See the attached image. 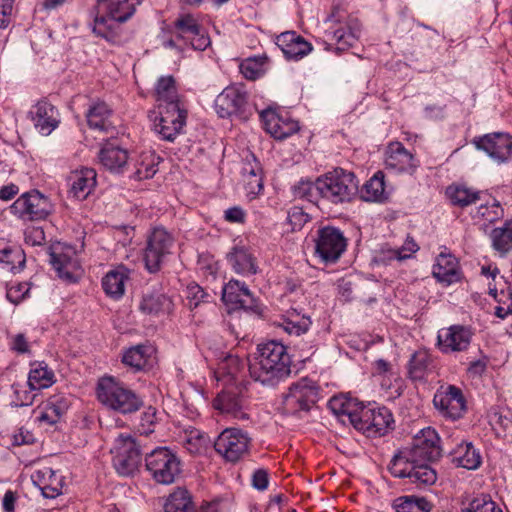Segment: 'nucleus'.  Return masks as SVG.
<instances>
[{"label":"nucleus","mask_w":512,"mask_h":512,"mask_svg":"<svg viewBox=\"0 0 512 512\" xmlns=\"http://www.w3.org/2000/svg\"><path fill=\"white\" fill-rule=\"evenodd\" d=\"M442 448L435 429L426 427L403 447L390 461L389 471L394 477L408 478L419 488L431 486L437 481L436 470L428 463L440 458Z\"/></svg>","instance_id":"1"},{"label":"nucleus","mask_w":512,"mask_h":512,"mask_svg":"<svg viewBox=\"0 0 512 512\" xmlns=\"http://www.w3.org/2000/svg\"><path fill=\"white\" fill-rule=\"evenodd\" d=\"M248 371L255 381L273 386L291 372V358L287 347L276 340L260 343L253 359L248 362Z\"/></svg>","instance_id":"2"},{"label":"nucleus","mask_w":512,"mask_h":512,"mask_svg":"<svg viewBox=\"0 0 512 512\" xmlns=\"http://www.w3.org/2000/svg\"><path fill=\"white\" fill-rule=\"evenodd\" d=\"M142 0H100L96 6L93 32L110 43H118L121 24L135 12Z\"/></svg>","instance_id":"3"},{"label":"nucleus","mask_w":512,"mask_h":512,"mask_svg":"<svg viewBox=\"0 0 512 512\" xmlns=\"http://www.w3.org/2000/svg\"><path fill=\"white\" fill-rule=\"evenodd\" d=\"M96 392L101 404L121 414L134 413L143 405L142 399L134 391L113 377L101 378Z\"/></svg>","instance_id":"4"},{"label":"nucleus","mask_w":512,"mask_h":512,"mask_svg":"<svg viewBox=\"0 0 512 512\" xmlns=\"http://www.w3.org/2000/svg\"><path fill=\"white\" fill-rule=\"evenodd\" d=\"M320 197L332 204L351 201L358 192V180L354 173L342 168L320 176Z\"/></svg>","instance_id":"5"},{"label":"nucleus","mask_w":512,"mask_h":512,"mask_svg":"<svg viewBox=\"0 0 512 512\" xmlns=\"http://www.w3.org/2000/svg\"><path fill=\"white\" fill-rule=\"evenodd\" d=\"M327 21L331 23L325 32L327 39L331 41L326 47L327 50L346 51L358 42L361 24L356 17L344 15L340 10H335Z\"/></svg>","instance_id":"6"},{"label":"nucleus","mask_w":512,"mask_h":512,"mask_svg":"<svg viewBox=\"0 0 512 512\" xmlns=\"http://www.w3.org/2000/svg\"><path fill=\"white\" fill-rule=\"evenodd\" d=\"M145 465L151 477L159 484H172L181 473L178 456L166 447H158L147 453Z\"/></svg>","instance_id":"7"},{"label":"nucleus","mask_w":512,"mask_h":512,"mask_svg":"<svg viewBox=\"0 0 512 512\" xmlns=\"http://www.w3.org/2000/svg\"><path fill=\"white\" fill-rule=\"evenodd\" d=\"M113 466L122 476H131L141 463L140 444L129 434H119L111 448Z\"/></svg>","instance_id":"8"},{"label":"nucleus","mask_w":512,"mask_h":512,"mask_svg":"<svg viewBox=\"0 0 512 512\" xmlns=\"http://www.w3.org/2000/svg\"><path fill=\"white\" fill-rule=\"evenodd\" d=\"M175 239L163 227H155L147 237L144 251L145 267L151 273L157 272L169 255L173 253Z\"/></svg>","instance_id":"9"},{"label":"nucleus","mask_w":512,"mask_h":512,"mask_svg":"<svg viewBox=\"0 0 512 512\" xmlns=\"http://www.w3.org/2000/svg\"><path fill=\"white\" fill-rule=\"evenodd\" d=\"M250 445L248 433L238 428L224 429L214 441L215 451L231 463L244 458L249 453Z\"/></svg>","instance_id":"10"},{"label":"nucleus","mask_w":512,"mask_h":512,"mask_svg":"<svg viewBox=\"0 0 512 512\" xmlns=\"http://www.w3.org/2000/svg\"><path fill=\"white\" fill-rule=\"evenodd\" d=\"M314 242L315 255L326 264L335 263L347 247V240L342 231L334 226L319 228Z\"/></svg>","instance_id":"11"},{"label":"nucleus","mask_w":512,"mask_h":512,"mask_svg":"<svg viewBox=\"0 0 512 512\" xmlns=\"http://www.w3.org/2000/svg\"><path fill=\"white\" fill-rule=\"evenodd\" d=\"M393 423V415L388 408L369 404L364 405L360 411L355 429L363 431L369 437H380L392 429Z\"/></svg>","instance_id":"12"},{"label":"nucleus","mask_w":512,"mask_h":512,"mask_svg":"<svg viewBox=\"0 0 512 512\" xmlns=\"http://www.w3.org/2000/svg\"><path fill=\"white\" fill-rule=\"evenodd\" d=\"M15 216L25 221L45 219L52 211L49 199L39 191L22 194L10 207Z\"/></svg>","instance_id":"13"},{"label":"nucleus","mask_w":512,"mask_h":512,"mask_svg":"<svg viewBox=\"0 0 512 512\" xmlns=\"http://www.w3.org/2000/svg\"><path fill=\"white\" fill-rule=\"evenodd\" d=\"M318 400V388L312 380L302 378L291 384L284 396L283 406L287 413L308 411Z\"/></svg>","instance_id":"14"},{"label":"nucleus","mask_w":512,"mask_h":512,"mask_svg":"<svg viewBox=\"0 0 512 512\" xmlns=\"http://www.w3.org/2000/svg\"><path fill=\"white\" fill-rule=\"evenodd\" d=\"M215 110L221 118L233 115L248 118L251 109L247 93L238 86L226 87L215 99Z\"/></svg>","instance_id":"15"},{"label":"nucleus","mask_w":512,"mask_h":512,"mask_svg":"<svg viewBox=\"0 0 512 512\" xmlns=\"http://www.w3.org/2000/svg\"><path fill=\"white\" fill-rule=\"evenodd\" d=\"M159 117L154 122V131L163 140L173 141L182 131L187 117L184 106L158 108Z\"/></svg>","instance_id":"16"},{"label":"nucleus","mask_w":512,"mask_h":512,"mask_svg":"<svg viewBox=\"0 0 512 512\" xmlns=\"http://www.w3.org/2000/svg\"><path fill=\"white\" fill-rule=\"evenodd\" d=\"M478 150L484 151L498 164L509 161L512 157V136L507 133H490L473 140Z\"/></svg>","instance_id":"17"},{"label":"nucleus","mask_w":512,"mask_h":512,"mask_svg":"<svg viewBox=\"0 0 512 512\" xmlns=\"http://www.w3.org/2000/svg\"><path fill=\"white\" fill-rule=\"evenodd\" d=\"M433 403L443 417L453 421L461 418L466 410L462 391L453 385L437 391Z\"/></svg>","instance_id":"18"},{"label":"nucleus","mask_w":512,"mask_h":512,"mask_svg":"<svg viewBox=\"0 0 512 512\" xmlns=\"http://www.w3.org/2000/svg\"><path fill=\"white\" fill-rule=\"evenodd\" d=\"M260 119L266 132L275 139H285L299 129L297 121L285 111L267 108L260 112Z\"/></svg>","instance_id":"19"},{"label":"nucleus","mask_w":512,"mask_h":512,"mask_svg":"<svg viewBox=\"0 0 512 512\" xmlns=\"http://www.w3.org/2000/svg\"><path fill=\"white\" fill-rule=\"evenodd\" d=\"M213 407L221 414L236 419L248 420L247 401L235 389L224 390L213 401Z\"/></svg>","instance_id":"20"},{"label":"nucleus","mask_w":512,"mask_h":512,"mask_svg":"<svg viewBox=\"0 0 512 512\" xmlns=\"http://www.w3.org/2000/svg\"><path fill=\"white\" fill-rule=\"evenodd\" d=\"M34 128L43 136L50 135L60 124L58 109L51 103L41 100L29 111Z\"/></svg>","instance_id":"21"},{"label":"nucleus","mask_w":512,"mask_h":512,"mask_svg":"<svg viewBox=\"0 0 512 512\" xmlns=\"http://www.w3.org/2000/svg\"><path fill=\"white\" fill-rule=\"evenodd\" d=\"M437 339L442 352H461L469 347L472 331L462 325H452L439 330Z\"/></svg>","instance_id":"22"},{"label":"nucleus","mask_w":512,"mask_h":512,"mask_svg":"<svg viewBox=\"0 0 512 512\" xmlns=\"http://www.w3.org/2000/svg\"><path fill=\"white\" fill-rule=\"evenodd\" d=\"M385 165L394 172L412 174L418 166V161L402 143L393 142L387 147Z\"/></svg>","instance_id":"23"},{"label":"nucleus","mask_w":512,"mask_h":512,"mask_svg":"<svg viewBox=\"0 0 512 512\" xmlns=\"http://www.w3.org/2000/svg\"><path fill=\"white\" fill-rule=\"evenodd\" d=\"M223 301L234 308L256 311V300L244 282L230 280L223 288Z\"/></svg>","instance_id":"24"},{"label":"nucleus","mask_w":512,"mask_h":512,"mask_svg":"<svg viewBox=\"0 0 512 512\" xmlns=\"http://www.w3.org/2000/svg\"><path fill=\"white\" fill-rule=\"evenodd\" d=\"M50 263L60 278L74 281V273L79 268V263L72 247H54L50 253Z\"/></svg>","instance_id":"25"},{"label":"nucleus","mask_w":512,"mask_h":512,"mask_svg":"<svg viewBox=\"0 0 512 512\" xmlns=\"http://www.w3.org/2000/svg\"><path fill=\"white\" fill-rule=\"evenodd\" d=\"M363 404L357 399L347 395H338L332 397L328 402V407L332 413L338 417L343 424H351L356 427L357 418H359L360 411Z\"/></svg>","instance_id":"26"},{"label":"nucleus","mask_w":512,"mask_h":512,"mask_svg":"<svg viewBox=\"0 0 512 512\" xmlns=\"http://www.w3.org/2000/svg\"><path fill=\"white\" fill-rule=\"evenodd\" d=\"M275 43L289 60L302 59L312 50V45L294 31L281 33Z\"/></svg>","instance_id":"27"},{"label":"nucleus","mask_w":512,"mask_h":512,"mask_svg":"<svg viewBox=\"0 0 512 512\" xmlns=\"http://www.w3.org/2000/svg\"><path fill=\"white\" fill-rule=\"evenodd\" d=\"M241 175L247 196L255 198L263 190V175L261 165L253 154L244 159Z\"/></svg>","instance_id":"28"},{"label":"nucleus","mask_w":512,"mask_h":512,"mask_svg":"<svg viewBox=\"0 0 512 512\" xmlns=\"http://www.w3.org/2000/svg\"><path fill=\"white\" fill-rule=\"evenodd\" d=\"M96 177V171L92 168L72 171L68 177L70 193L78 200L86 199L96 186Z\"/></svg>","instance_id":"29"},{"label":"nucleus","mask_w":512,"mask_h":512,"mask_svg":"<svg viewBox=\"0 0 512 512\" xmlns=\"http://www.w3.org/2000/svg\"><path fill=\"white\" fill-rule=\"evenodd\" d=\"M31 478L33 483L42 491L44 497L52 499L61 494L62 477L52 468L43 467L38 469L32 474Z\"/></svg>","instance_id":"30"},{"label":"nucleus","mask_w":512,"mask_h":512,"mask_svg":"<svg viewBox=\"0 0 512 512\" xmlns=\"http://www.w3.org/2000/svg\"><path fill=\"white\" fill-rule=\"evenodd\" d=\"M437 281L450 285L460 279L457 259L451 254L441 253L437 256L432 270Z\"/></svg>","instance_id":"31"},{"label":"nucleus","mask_w":512,"mask_h":512,"mask_svg":"<svg viewBox=\"0 0 512 512\" xmlns=\"http://www.w3.org/2000/svg\"><path fill=\"white\" fill-rule=\"evenodd\" d=\"M247 365L246 361L238 356L227 355L218 363L214 374L218 381H222L224 384H232L243 375Z\"/></svg>","instance_id":"32"},{"label":"nucleus","mask_w":512,"mask_h":512,"mask_svg":"<svg viewBox=\"0 0 512 512\" xmlns=\"http://www.w3.org/2000/svg\"><path fill=\"white\" fill-rule=\"evenodd\" d=\"M227 260L232 269L243 276L257 273V264L253 254L245 246H234L228 253Z\"/></svg>","instance_id":"33"},{"label":"nucleus","mask_w":512,"mask_h":512,"mask_svg":"<svg viewBox=\"0 0 512 512\" xmlns=\"http://www.w3.org/2000/svg\"><path fill=\"white\" fill-rule=\"evenodd\" d=\"M99 160L111 172L121 173L128 162V151L114 143H106L99 152Z\"/></svg>","instance_id":"34"},{"label":"nucleus","mask_w":512,"mask_h":512,"mask_svg":"<svg viewBox=\"0 0 512 512\" xmlns=\"http://www.w3.org/2000/svg\"><path fill=\"white\" fill-rule=\"evenodd\" d=\"M452 462L458 467L468 470L477 469L482 463V457L478 449L471 442L457 444L451 451Z\"/></svg>","instance_id":"35"},{"label":"nucleus","mask_w":512,"mask_h":512,"mask_svg":"<svg viewBox=\"0 0 512 512\" xmlns=\"http://www.w3.org/2000/svg\"><path fill=\"white\" fill-rule=\"evenodd\" d=\"M155 94L158 108L183 106L172 76H162L158 79Z\"/></svg>","instance_id":"36"},{"label":"nucleus","mask_w":512,"mask_h":512,"mask_svg":"<svg viewBox=\"0 0 512 512\" xmlns=\"http://www.w3.org/2000/svg\"><path fill=\"white\" fill-rule=\"evenodd\" d=\"M25 261V253L19 246L0 239V264L4 269L19 272L24 268Z\"/></svg>","instance_id":"37"},{"label":"nucleus","mask_w":512,"mask_h":512,"mask_svg":"<svg viewBox=\"0 0 512 512\" xmlns=\"http://www.w3.org/2000/svg\"><path fill=\"white\" fill-rule=\"evenodd\" d=\"M111 116V108L103 101L92 103L86 112L89 127L104 132L114 128L110 120Z\"/></svg>","instance_id":"38"},{"label":"nucleus","mask_w":512,"mask_h":512,"mask_svg":"<svg viewBox=\"0 0 512 512\" xmlns=\"http://www.w3.org/2000/svg\"><path fill=\"white\" fill-rule=\"evenodd\" d=\"M128 275L129 270L122 265L109 271L102 279V287L105 293L114 299L121 298L125 292Z\"/></svg>","instance_id":"39"},{"label":"nucleus","mask_w":512,"mask_h":512,"mask_svg":"<svg viewBox=\"0 0 512 512\" xmlns=\"http://www.w3.org/2000/svg\"><path fill=\"white\" fill-rule=\"evenodd\" d=\"M200 27L197 20L190 14L180 16L175 22L172 30V37L164 42L168 48L178 47L179 41H185L189 35L195 34Z\"/></svg>","instance_id":"40"},{"label":"nucleus","mask_w":512,"mask_h":512,"mask_svg":"<svg viewBox=\"0 0 512 512\" xmlns=\"http://www.w3.org/2000/svg\"><path fill=\"white\" fill-rule=\"evenodd\" d=\"M55 382V374L44 362L32 364L28 375V386L31 391L41 390L52 386Z\"/></svg>","instance_id":"41"},{"label":"nucleus","mask_w":512,"mask_h":512,"mask_svg":"<svg viewBox=\"0 0 512 512\" xmlns=\"http://www.w3.org/2000/svg\"><path fill=\"white\" fill-rule=\"evenodd\" d=\"M69 400L61 394L51 396L45 403L38 419L48 424L56 423L69 408Z\"/></svg>","instance_id":"42"},{"label":"nucleus","mask_w":512,"mask_h":512,"mask_svg":"<svg viewBox=\"0 0 512 512\" xmlns=\"http://www.w3.org/2000/svg\"><path fill=\"white\" fill-rule=\"evenodd\" d=\"M140 309L150 315L168 313L172 309V301L163 293L145 294L140 303Z\"/></svg>","instance_id":"43"},{"label":"nucleus","mask_w":512,"mask_h":512,"mask_svg":"<svg viewBox=\"0 0 512 512\" xmlns=\"http://www.w3.org/2000/svg\"><path fill=\"white\" fill-rule=\"evenodd\" d=\"M361 197L367 202H382L385 198V182L382 172L375 173L361 190Z\"/></svg>","instance_id":"44"},{"label":"nucleus","mask_w":512,"mask_h":512,"mask_svg":"<svg viewBox=\"0 0 512 512\" xmlns=\"http://www.w3.org/2000/svg\"><path fill=\"white\" fill-rule=\"evenodd\" d=\"M433 362L426 351L415 352L409 362V375L413 380H423L432 371Z\"/></svg>","instance_id":"45"},{"label":"nucleus","mask_w":512,"mask_h":512,"mask_svg":"<svg viewBox=\"0 0 512 512\" xmlns=\"http://www.w3.org/2000/svg\"><path fill=\"white\" fill-rule=\"evenodd\" d=\"M165 512H193L191 496L185 489L178 488L171 493L164 505Z\"/></svg>","instance_id":"46"},{"label":"nucleus","mask_w":512,"mask_h":512,"mask_svg":"<svg viewBox=\"0 0 512 512\" xmlns=\"http://www.w3.org/2000/svg\"><path fill=\"white\" fill-rule=\"evenodd\" d=\"M393 508L396 512H430L429 502L422 497L402 496L395 499Z\"/></svg>","instance_id":"47"},{"label":"nucleus","mask_w":512,"mask_h":512,"mask_svg":"<svg viewBox=\"0 0 512 512\" xmlns=\"http://www.w3.org/2000/svg\"><path fill=\"white\" fill-rule=\"evenodd\" d=\"M446 194L453 205L460 207L475 203L479 200L480 195L478 191H474L465 186H450L447 188Z\"/></svg>","instance_id":"48"},{"label":"nucleus","mask_w":512,"mask_h":512,"mask_svg":"<svg viewBox=\"0 0 512 512\" xmlns=\"http://www.w3.org/2000/svg\"><path fill=\"white\" fill-rule=\"evenodd\" d=\"M492 245L495 250L507 253L512 249V221L506 222L491 232Z\"/></svg>","instance_id":"49"},{"label":"nucleus","mask_w":512,"mask_h":512,"mask_svg":"<svg viewBox=\"0 0 512 512\" xmlns=\"http://www.w3.org/2000/svg\"><path fill=\"white\" fill-rule=\"evenodd\" d=\"M311 321L308 317L300 316L298 313H291L283 318L279 326L290 335H301L309 329Z\"/></svg>","instance_id":"50"},{"label":"nucleus","mask_w":512,"mask_h":512,"mask_svg":"<svg viewBox=\"0 0 512 512\" xmlns=\"http://www.w3.org/2000/svg\"><path fill=\"white\" fill-rule=\"evenodd\" d=\"M320 177L314 182L308 179H301L293 187V195L296 198L305 199L310 202H315L320 197Z\"/></svg>","instance_id":"51"},{"label":"nucleus","mask_w":512,"mask_h":512,"mask_svg":"<svg viewBox=\"0 0 512 512\" xmlns=\"http://www.w3.org/2000/svg\"><path fill=\"white\" fill-rule=\"evenodd\" d=\"M267 61L266 56L248 58L240 64L241 73L246 79L255 80L265 73Z\"/></svg>","instance_id":"52"},{"label":"nucleus","mask_w":512,"mask_h":512,"mask_svg":"<svg viewBox=\"0 0 512 512\" xmlns=\"http://www.w3.org/2000/svg\"><path fill=\"white\" fill-rule=\"evenodd\" d=\"M148 348L144 345H137L128 349L123 355V363L136 371L141 370L147 363Z\"/></svg>","instance_id":"53"},{"label":"nucleus","mask_w":512,"mask_h":512,"mask_svg":"<svg viewBox=\"0 0 512 512\" xmlns=\"http://www.w3.org/2000/svg\"><path fill=\"white\" fill-rule=\"evenodd\" d=\"M466 512H502V509L489 495L481 494L469 503Z\"/></svg>","instance_id":"54"},{"label":"nucleus","mask_w":512,"mask_h":512,"mask_svg":"<svg viewBox=\"0 0 512 512\" xmlns=\"http://www.w3.org/2000/svg\"><path fill=\"white\" fill-rule=\"evenodd\" d=\"M157 172L155 158L152 154H144L136 164L135 178L138 180L150 179Z\"/></svg>","instance_id":"55"},{"label":"nucleus","mask_w":512,"mask_h":512,"mask_svg":"<svg viewBox=\"0 0 512 512\" xmlns=\"http://www.w3.org/2000/svg\"><path fill=\"white\" fill-rule=\"evenodd\" d=\"M490 294L498 301L502 302L503 298L506 297L509 301V303L504 307L501 305H498L495 307V315L500 319H505L509 314H512V289L508 288L507 292L505 293L503 290L501 291L500 295L501 297L498 298L497 290L496 289H490Z\"/></svg>","instance_id":"56"},{"label":"nucleus","mask_w":512,"mask_h":512,"mask_svg":"<svg viewBox=\"0 0 512 512\" xmlns=\"http://www.w3.org/2000/svg\"><path fill=\"white\" fill-rule=\"evenodd\" d=\"M155 424H156V409L153 407H148L141 414L138 430L141 434L148 436L149 434H151L154 431Z\"/></svg>","instance_id":"57"},{"label":"nucleus","mask_w":512,"mask_h":512,"mask_svg":"<svg viewBox=\"0 0 512 512\" xmlns=\"http://www.w3.org/2000/svg\"><path fill=\"white\" fill-rule=\"evenodd\" d=\"M418 249L419 246L417 243L412 238L407 237L402 247L391 251V258L397 260H405L410 258L415 252L418 251Z\"/></svg>","instance_id":"58"},{"label":"nucleus","mask_w":512,"mask_h":512,"mask_svg":"<svg viewBox=\"0 0 512 512\" xmlns=\"http://www.w3.org/2000/svg\"><path fill=\"white\" fill-rule=\"evenodd\" d=\"M184 43L189 44L194 50L203 51L209 46L210 38L199 27L196 33L189 35Z\"/></svg>","instance_id":"59"},{"label":"nucleus","mask_w":512,"mask_h":512,"mask_svg":"<svg viewBox=\"0 0 512 512\" xmlns=\"http://www.w3.org/2000/svg\"><path fill=\"white\" fill-rule=\"evenodd\" d=\"M206 296L207 294L197 284H192L187 287V300L190 309L197 308L201 302H204Z\"/></svg>","instance_id":"60"},{"label":"nucleus","mask_w":512,"mask_h":512,"mask_svg":"<svg viewBox=\"0 0 512 512\" xmlns=\"http://www.w3.org/2000/svg\"><path fill=\"white\" fill-rule=\"evenodd\" d=\"M206 443L207 438L205 435L201 434L198 430L191 431L187 438V449L191 453H198L205 447Z\"/></svg>","instance_id":"61"},{"label":"nucleus","mask_w":512,"mask_h":512,"mask_svg":"<svg viewBox=\"0 0 512 512\" xmlns=\"http://www.w3.org/2000/svg\"><path fill=\"white\" fill-rule=\"evenodd\" d=\"M15 0H0V29L6 28L12 18Z\"/></svg>","instance_id":"62"},{"label":"nucleus","mask_w":512,"mask_h":512,"mask_svg":"<svg viewBox=\"0 0 512 512\" xmlns=\"http://www.w3.org/2000/svg\"><path fill=\"white\" fill-rule=\"evenodd\" d=\"M28 291H29V289L26 284L19 283L17 285H13L7 289L6 297L11 303L17 304L22 299L25 298Z\"/></svg>","instance_id":"63"},{"label":"nucleus","mask_w":512,"mask_h":512,"mask_svg":"<svg viewBox=\"0 0 512 512\" xmlns=\"http://www.w3.org/2000/svg\"><path fill=\"white\" fill-rule=\"evenodd\" d=\"M479 214L485 218L489 222H493L496 219H498L501 215V208L499 203H497L495 200L491 204V206L488 205H481L478 210Z\"/></svg>","instance_id":"64"}]
</instances>
